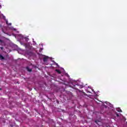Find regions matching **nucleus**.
I'll return each instance as SVG.
<instances>
[{
  "instance_id": "9",
  "label": "nucleus",
  "mask_w": 127,
  "mask_h": 127,
  "mask_svg": "<svg viewBox=\"0 0 127 127\" xmlns=\"http://www.w3.org/2000/svg\"><path fill=\"white\" fill-rule=\"evenodd\" d=\"M6 24H7V21H6Z\"/></svg>"
},
{
  "instance_id": "10",
  "label": "nucleus",
  "mask_w": 127,
  "mask_h": 127,
  "mask_svg": "<svg viewBox=\"0 0 127 127\" xmlns=\"http://www.w3.org/2000/svg\"><path fill=\"white\" fill-rule=\"evenodd\" d=\"M117 117H119V115L118 114H117Z\"/></svg>"
},
{
  "instance_id": "2",
  "label": "nucleus",
  "mask_w": 127,
  "mask_h": 127,
  "mask_svg": "<svg viewBox=\"0 0 127 127\" xmlns=\"http://www.w3.org/2000/svg\"><path fill=\"white\" fill-rule=\"evenodd\" d=\"M0 60H4V57L2 55H0Z\"/></svg>"
},
{
  "instance_id": "8",
  "label": "nucleus",
  "mask_w": 127,
  "mask_h": 127,
  "mask_svg": "<svg viewBox=\"0 0 127 127\" xmlns=\"http://www.w3.org/2000/svg\"><path fill=\"white\" fill-rule=\"evenodd\" d=\"M8 25H11V23L8 24Z\"/></svg>"
},
{
  "instance_id": "11",
  "label": "nucleus",
  "mask_w": 127,
  "mask_h": 127,
  "mask_svg": "<svg viewBox=\"0 0 127 127\" xmlns=\"http://www.w3.org/2000/svg\"><path fill=\"white\" fill-rule=\"evenodd\" d=\"M0 90H1V88H0Z\"/></svg>"
},
{
  "instance_id": "5",
  "label": "nucleus",
  "mask_w": 127,
  "mask_h": 127,
  "mask_svg": "<svg viewBox=\"0 0 127 127\" xmlns=\"http://www.w3.org/2000/svg\"><path fill=\"white\" fill-rule=\"evenodd\" d=\"M117 111L119 112V113H122L123 111H122V109H118L117 110Z\"/></svg>"
},
{
  "instance_id": "6",
  "label": "nucleus",
  "mask_w": 127,
  "mask_h": 127,
  "mask_svg": "<svg viewBox=\"0 0 127 127\" xmlns=\"http://www.w3.org/2000/svg\"><path fill=\"white\" fill-rule=\"evenodd\" d=\"M0 43H3V41L0 40Z\"/></svg>"
},
{
  "instance_id": "3",
  "label": "nucleus",
  "mask_w": 127,
  "mask_h": 127,
  "mask_svg": "<svg viewBox=\"0 0 127 127\" xmlns=\"http://www.w3.org/2000/svg\"><path fill=\"white\" fill-rule=\"evenodd\" d=\"M56 71L57 72V73H58V74H61V70H60L59 69H56Z\"/></svg>"
},
{
  "instance_id": "4",
  "label": "nucleus",
  "mask_w": 127,
  "mask_h": 127,
  "mask_svg": "<svg viewBox=\"0 0 127 127\" xmlns=\"http://www.w3.org/2000/svg\"><path fill=\"white\" fill-rule=\"evenodd\" d=\"M27 70L28 72H31V71H32V69L31 68H29L28 67H27Z\"/></svg>"
},
{
  "instance_id": "1",
  "label": "nucleus",
  "mask_w": 127,
  "mask_h": 127,
  "mask_svg": "<svg viewBox=\"0 0 127 127\" xmlns=\"http://www.w3.org/2000/svg\"><path fill=\"white\" fill-rule=\"evenodd\" d=\"M49 57L46 56L43 58V61L44 62H47V61L48 60Z\"/></svg>"
},
{
  "instance_id": "7",
  "label": "nucleus",
  "mask_w": 127,
  "mask_h": 127,
  "mask_svg": "<svg viewBox=\"0 0 127 127\" xmlns=\"http://www.w3.org/2000/svg\"><path fill=\"white\" fill-rule=\"evenodd\" d=\"M0 49H1V50H3V47H0Z\"/></svg>"
}]
</instances>
